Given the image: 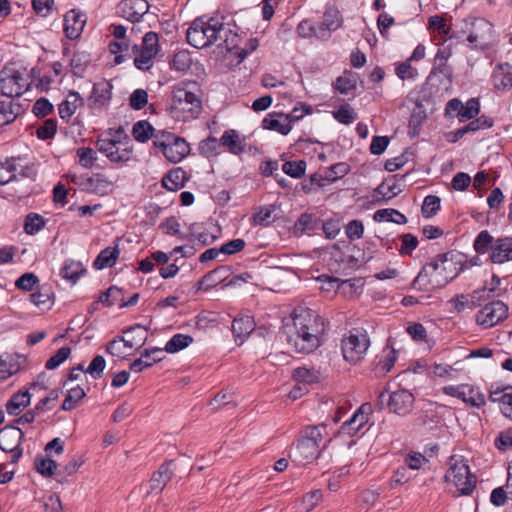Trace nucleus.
Wrapping results in <instances>:
<instances>
[{
	"mask_svg": "<svg viewBox=\"0 0 512 512\" xmlns=\"http://www.w3.org/2000/svg\"><path fill=\"white\" fill-rule=\"evenodd\" d=\"M495 447L500 451H506L512 447V427L501 432L494 441Z\"/></svg>",
	"mask_w": 512,
	"mask_h": 512,
	"instance_id": "774afa93",
	"label": "nucleus"
},
{
	"mask_svg": "<svg viewBox=\"0 0 512 512\" xmlns=\"http://www.w3.org/2000/svg\"><path fill=\"white\" fill-rule=\"evenodd\" d=\"M106 367V361L103 356L97 355L93 358L87 368H84L85 374L91 376L92 379L98 380L102 377Z\"/></svg>",
	"mask_w": 512,
	"mask_h": 512,
	"instance_id": "8fccbe9b",
	"label": "nucleus"
},
{
	"mask_svg": "<svg viewBox=\"0 0 512 512\" xmlns=\"http://www.w3.org/2000/svg\"><path fill=\"white\" fill-rule=\"evenodd\" d=\"M323 435L319 427H305L298 438L296 445L290 451V458L298 465L313 462L320 455V445Z\"/></svg>",
	"mask_w": 512,
	"mask_h": 512,
	"instance_id": "20e7f679",
	"label": "nucleus"
},
{
	"mask_svg": "<svg viewBox=\"0 0 512 512\" xmlns=\"http://www.w3.org/2000/svg\"><path fill=\"white\" fill-rule=\"evenodd\" d=\"M326 373L314 367H298L293 370L292 379L298 384H318L326 380Z\"/></svg>",
	"mask_w": 512,
	"mask_h": 512,
	"instance_id": "412c9836",
	"label": "nucleus"
},
{
	"mask_svg": "<svg viewBox=\"0 0 512 512\" xmlns=\"http://www.w3.org/2000/svg\"><path fill=\"white\" fill-rule=\"evenodd\" d=\"M336 177L330 178V177H323L321 174L315 173L312 174L309 178V183L303 184V190L306 192H311L312 190H315L316 188H321L326 186L331 181H334Z\"/></svg>",
	"mask_w": 512,
	"mask_h": 512,
	"instance_id": "052dcab7",
	"label": "nucleus"
},
{
	"mask_svg": "<svg viewBox=\"0 0 512 512\" xmlns=\"http://www.w3.org/2000/svg\"><path fill=\"white\" fill-rule=\"evenodd\" d=\"M174 460L163 462L159 468L152 474L149 481L148 494H159L163 491L166 484L172 479L174 475Z\"/></svg>",
	"mask_w": 512,
	"mask_h": 512,
	"instance_id": "f8f14e48",
	"label": "nucleus"
},
{
	"mask_svg": "<svg viewBox=\"0 0 512 512\" xmlns=\"http://www.w3.org/2000/svg\"><path fill=\"white\" fill-rule=\"evenodd\" d=\"M467 267L464 254L458 251H448L436 255L426 263L412 281V287L420 291L429 288L441 289L453 281Z\"/></svg>",
	"mask_w": 512,
	"mask_h": 512,
	"instance_id": "f03ea898",
	"label": "nucleus"
},
{
	"mask_svg": "<svg viewBox=\"0 0 512 512\" xmlns=\"http://www.w3.org/2000/svg\"><path fill=\"white\" fill-rule=\"evenodd\" d=\"M57 129V123L54 119H47L36 130V135L41 140H48L54 137Z\"/></svg>",
	"mask_w": 512,
	"mask_h": 512,
	"instance_id": "13d9d810",
	"label": "nucleus"
},
{
	"mask_svg": "<svg viewBox=\"0 0 512 512\" xmlns=\"http://www.w3.org/2000/svg\"><path fill=\"white\" fill-rule=\"evenodd\" d=\"M494 121L492 118L482 115L476 119H471V121L465 126L468 133L476 132L478 130L489 129L493 126Z\"/></svg>",
	"mask_w": 512,
	"mask_h": 512,
	"instance_id": "e2e57ef3",
	"label": "nucleus"
},
{
	"mask_svg": "<svg viewBox=\"0 0 512 512\" xmlns=\"http://www.w3.org/2000/svg\"><path fill=\"white\" fill-rule=\"evenodd\" d=\"M52 292L48 286H42L38 291L30 295L31 301L40 308H49Z\"/></svg>",
	"mask_w": 512,
	"mask_h": 512,
	"instance_id": "09e8293b",
	"label": "nucleus"
},
{
	"mask_svg": "<svg viewBox=\"0 0 512 512\" xmlns=\"http://www.w3.org/2000/svg\"><path fill=\"white\" fill-rule=\"evenodd\" d=\"M27 87L26 80L19 72L0 78L1 93L9 99L20 97L27 90Z\"/></svg>",
	"mask_w": 512,
	"mask_h": 512,
	"instance_id": "ddd939ff",
	"label": "nucleus"
},
{
	"mask_svg": "<svg viewBox=\"0 0 512 512\" xmlns=\"http://www.w3.org/2000/svg\"><path fill=\"white\" fill-rule=\"evenodd\" d=\"M113 85L102 79L93 85L91 95L88 98V106L93 110H101L108 106L112 98Z\"/></svg>",
	"mask_w": 512,
	"mask_h": 512,
	"instance_id": "9b49d317",
	"label": "nucleus"
},
{
	"mask_svg": "<svg viewBox=\"0 0 512 512\" xmlns=\"http://www.w3.org/2000/svg\"><path fill=\"white\" fill-rule=\"evenodd\" d=\"M378 398L380 404L383 405L386 403L390 412L400 416L407 415L411 411L415 401L414 395L401 386H398V388L393 391L385 389L380 392Z\"/></svg>",
	"mask_w": 512,
	"mask_h": 512,
	"instance_id": "0eeeda50",
	"label": "nucleus"
},
{
	"mask_svg": "<svg viewBox=\"0 0 512 512\" xmlns=\"http://www.w3.org/2000/svg\"><path fill=\"white\" fill-rule=\"evenodd\" d=\"M352 416L347 418L340 427L335 438L341 440L348 448L352 446Z\"/></svg>",
	"mask_w": 512,
	"mask_h": 512,
	"instance_id": "0e129e2a",
	"label": "nucleus"
},
{
	"mask_svg": "<svg viewBox=\"0 0 512 512\" xmlns=\"http://www.w3.org/2000/svg\"><path fill=\"white\" fill-rule=\"evenodd\" d=\"M35 469L42 476L50 477L55 474L57 464L54 460L42 455H38L34 461Z\"/></svg>",
	"mask_w": 512,
	"mask_h": 512,
	"instance_id": "79ce46f5",
	"label": "nucleus"
},
{
	"mask_svg": "<svg viewBox=\"0 0 512 512\" xmlns=\"http://www.w3.org/2000/svg\"><path fill=\"white\" fill-rule=\"evenodd\" d=\"M45 225L43 217L36 213H30L26 216L24 231L29 235H34Z\"/></svg>",
	"mask_w": 512,
	"mask_h": 512,
	"instance_id": "603ef678",
	"label": "nucleus"
},
{
	"mask_svg": "<svg viewBox=\"0 0 512 512\" xmlns=\"http://www.w3.org/2000/svg\"><path fill=\"white\" fill-rule=\"evenodd\" d=\"M122 296L121 289L111 286L108 290L103 292L99 297V302H101L105 306H112L118 300H122L120 297Z\"/></svg>",
	"mask_w": 512,
	"mask_h": 512,
	"instance_id": "69168bd1",
	"label": "nucleus"
},
{
	"mask_svg": "<svg viewBox=\"0 0 512 512\" xmlns=\"http://www.w3.org/2000/svg\"><path fill=\"white\" fill-rule=\"evenodd\" d=\"M492 79L496 90L509 91L512 88V66L507 62L499 63L493 71Z\"/></svg>",
	"mask_w": 512,
	"mask_h": 512,
	"instance_id": "aec40b11",
	"label": "nucleus"
},
{
	"mask_svg": "<svg viewBox=\"0 0 512 512\" xmlns=\"http://www.w3.org/2000/svg\"><path fill=\"white\" fill-rule=\"evenodd\" d=\"M85 190L100 196L108 195L113 190V181L102 173L93 174L82 183Z\"/></svg>",
	"mask_w": 512,
	"mask_h": 512,
	"instance_id": "f3484780",
	"label": "nucleus"
},
{
	"mask_svg": "<svg viewBox=\"0 0 512 512\" xmlns=\"http://www.w3.org/2000/svg\"><path fill=\"white\" fill-rule=\"evenodd\" d=\"M186 173L181 168L170 170L162 178V186L169 191H177L184 187Z\"/></svg>",
	"mask_w": 512,
	"mask_h": 512,
	"instance_id": "7c9ffc66",
	"label": "nucleus"
},
{
	"mask_svg": "<svg viewBox=\"0 0 512 512\" xmlns=\"http://www.w3.org/2000/svg\"><path fill=\"white\" fill-rule=\"evenodd\" d=\"M193 342V338L186 334H175L165 345V351L176 353L188 347Z\"/></svg>",
	"mask_w": 512,
	"mask_h": 512,
	"instance_id": "ea45409f",
	"label": "nucleus"
},
{
	"mask_svg": "<svg viewBox=\"0 0 512 512\" xmlns=\"http://www.w3.org/2000/svg\"><path fill=\"white\" fill-rule=\"evenodd\" d=\"M132 152H133L132 147H126V148L120 149L119 147H117V145H115V148L112 149V151H110L109 154L106 155V157L111 162L125 163L131 159Z\"/></svg>",
	"mask_w": 512,
	"mask_h": 512,
	"instance_id": "bf43d9fd",
	"label": "nucleus"
},
{
	"mask_svg": "<svg viewBox=\"0 0 512 512\" xmlns=\"http://www.w3.org/2000/svg\"><path fill=\"white\" fill-rule=\"evenodd\" d=\"M495 240L487 230H483L476 236L473 248L478 254L491 253Z\"/></svg>",
	"mask_w": 512,
	"mask_h": 512,
	"instance_id": "58836bf2",
	"label": "nucleus"
},
{
	"mask_svg": "<svg viewBox=\"0 0 512 512\" xmlns=\"http://www.w3.org/2000/svg\"><path fill=\"white\" fill-rule=\"evenodd\" d=\"M322 21L324 26L335 31L341 26L342 18L337 9L328 8L323 15Z\"/></svg>",
	"mask_w": 512,
	"mask_h": 512,
	"instance_id": "5fc2aeb1",
	"label": "nucleus"
},
{
	"mask_svg": "<svg viewBox=\"0 0 512 512\" xmlns=\"http://www.w3.org/2000/svg\"><path fill=\"white\" fill-rule=\"evenodd\" d=\"M501 279L493 274L491 278V288H487L486 286H483L481 289H477L472 293V307H475L476 305H480V302L485 300L484 293L488 291L487 297L490 296V293H493L495 289L500 285Z\"/></svg>",
	"mask_w": 512,
	"mask_h": 512,
	"instance_id": "3c124183",
	"label": "nucleus"
},
{
	"mask_svg": "<svg viewBox=\"0 0 512 512\" xmlns=\"http://www.w3.org/2000/svg\"><path fill=\"white\" fill-rule=\"evenodd\" d=\"M255 323L252 317L240 316L233 320L232 323V332L235 336L236 340H240V343H243L245 338L254 330Z\"/></svg>",
	"mask_w": 512,
	"mask_h": 512,
	"instance_id": "393cba45",
	"label": "nucleus"
},
{
	"mask_svg": "<svg viewBox=\"0 0 512 512\" xmlns=\"http://www.w3.org/2000/svg\"><path fill=\"white\" fill-rule=\"evenodd\" d=\"M84 272L85 269L81 262L66 260L60 270V275L72 284H75Z\"/></svg>",
	"mask_w": 512,
	"mask_h": 512,
	"instance_id": "72a5a7b5",
	"label": "nucleus"
},
{
	"mask_svg": "<svg viewBox=\"0 0 512 512\" xmlns=\"http://www.w3.org/2000/svg\"><path fill=\"white\" fill-rule=\"evenodd\" d=\"M220 144L235 155H239L244 151V143L236 130L230 129L223 133L220 138Z\"/></svg>",
	"mask_w": 512,
	"mask_h": 512,
	"instance_id": "bb28decb",
	"label": "nucleus"
},
{
	"mask_svg": "<svg viewBox=\"0 0 512 512\" xmlns=\"http://www.w3.org/2000/svg\"><path fill=\"white\" fill-rule=\"evenodd\" d=\"M20 369L19 357L9 354L0 356V381L8 379L10 376L18 373Z\"/></svg>",
	"mask_w": 512,
	"mask_h": 512,
	"instance_id": "c756f323",
	"label": "nucleus"
},
{
	"mask_svg": "<svg viewBox=\"0 0 512 512\" xmlns=\"http://www.w3.org/2000/svg\"><path fill=\"white\" fill-rule=\"evenodd\" d=\"M224 36L226 38L223 40V46L231 50L236 46L234 39L237 38V34H232V31L225 28L224 23L215 17L207 20L204 17L196 18L186 32L187 42L197 49L208 47Z\"/></svg>",
	"mask_w": 512,
	"mask_h": 512,
	"instance_id": "7ed1b4c3",
	"label": "nucleus"
},
{
	"mask_svg": "<svg viewBox=\"0 0 512 512\" xmlns=\"http://www.w3.org/2000/svg\"><path fill=\"white\" fill-rule=\"evenodd\" d=\"M508 316V306L500 301L486 304L476 315V323L483 328H490L505 320Z\"/></svg>",
	"mask_w": 512,
	"mask_h": 512,
	"instance_id": "1a4fd4ad",
	"label": "nucleus"
},
{
	"mask_svg": "<svg viewBox=\"0 0 512 512\" xmlns=\"http://www.w3.org/2000/svg\"><path fill=\"white\" fill-rule=\"evenodd\" d=\"M373 219L376 222H392L398 225L407 223V217L400 211L393 208L379 209L374 213Z\"/></svg>",
	"mask_w": 512,
	"mask_h": 512,
	"instance_id": "473e14b6",
	"label": "nucleus"
},
{
	"mask_svg": "<svg viewBox=\"0 0 512 512\" xmlns=\"http://www.w3.org/2000/svg\"><path fill=\"white\" fill-rule=\"evenodd\" d=\"M31 396L30 393L25 390H19L14 393L6 403V411L8 414L17 416L24 408L30 404Z\"/></svg>",
	"mask_w": 512,
	"mask_h": 512,
	"instance_id": "5701e85b",
	"label": "nucleus"
},
{
	"mask_svg": "<svg viewBox=\"0 0 512 512\" xmlns=\"http://www.w3.org/2000/svg\"><path fill=\"white\" fill-rule=\"evenodd\" d=\"M441 200L436 195H428L424 198L421 212L424 218H432L440 210Z\"/></svg>",
	"mask_w": 512,
	"mask_h": 512,
	"instance_id": "a18cd8bd",
	"label": "nucleus"
},
{
	"mask_svg": "<svg viewBox=\"0 0 512 512\" xmlns=\"http://www.w3.org/2000/svg\"><path fill=\"white\" fill-rule=\"evenodd\" d=\"M87 18L80 11L72 9L64 15V32L68 39L75 40L80 37Z\"/></svg>",
	"mask_w": 512,
	"mask_h": 512,
	"instance_id": "4468645a",
	"label": "nucleus"
},
{
	"mask_svg": "<svg viewBox=\"0 0 512 512\" xmlns=\"http://www.w3.org/2000/svg\"><path fill=\"white\" fill-rule=\"evenodd\" d=\"M372 411V405L364 403L354 412V425L357 424V427H354V434L361 432L363 435L365 433L362 429L368 423Z\"/></svg>",
	"mask_w": 512,
	"mask_h": 512,
	"instance_id": "4c0bfd02",
	"label": "nucleus"
},
{
	"mask_svg": "<svg viewBox=\"0 0 512 512\" xmlns=\"http://www.w3.org/2000/svg\"><path fill=\"white\" fill-rule=\"evenodd\" d=\"M370 346L367 331L363 328H354V354H358L357 360L362 358Z\"/></svg>",
	"mask_w": 512,
	"mask_h": 512,
	"instance_id": "e433bc0d",
	"label": "nucleus"
},
{
	"mask_svg": "<svg viewBox=\"0 0 512 512\" xmlns=\"http://www.w3.org/2000/svg\"><path fill=\"white\" fill-rule=\"evenodd\" d=\"M449 469L444 476L447 483L455 486L456 496H468L476 487V476L471 473L468 461L462 456L452 455L449 457Z\"/></svg>",
	"mask_w": 512,
	"mask_h": 512,
	"instance_id": "39448f33",
	"label": "nucleus"
},
{
	"mask_svg": "<svg viewBox=\"0 0 512 512\" xmlns=\"http://www.w3.org/2000/svg\"><path fill=\"white\" fill-rule=\"evenodd\" d=\"M71 349L67 346L61 347L58 351L51 356L45 364V368L52 370L62 364L70 355Z\"/></svg>",
	"mask_w": 512,
	"mask_h": 512,
	"instance_id": "4d7b16f0",
	"label": "nucleus"
},
{
	"mask_svg": "<svg viewBox=\"0 0 512 512\" xmlns=\"http://www.w3.org/2000/svg\"><path fill=\"white\" fill-rule=\"evenodd\" d=\"M160 150L168 161L178 163L189 154L190 146L184 138H181L169 145L160 143Z\"/></svg>",
	"mask_w": 512,
	"mask_h": 512,
	"instance_id": "6ab92c4d",
	"label": "nucleus"
},
{
	"mask_svg": "<svg viewBox=\"0 0 512 512\" xmlns=\"http://www.w3.org/2000/svg\"><path fill=\"white\" fill-rule=\"evenodd\" d=\"M444 392L447 395L456 396L463 402L480 408L485 405V393L479 386H444Z\"/></svg>",
	"mask_w": 512,
	"mask_h": 512,
	"instance_id": "9d476101",
	"label": "nucleus"
},
{
	"mask_svg": "<svg viewBox=\"0 0 512 512\" xmlns=\"http://www.w3.org/2000/svg\"><path fill=\"white\" fill-rule=\"evenodd\" d=\"M123 17L131 22H138L149 10L146 0H124L120 3Z\"/></svg>",
	"mask_w": 512,
	"mask_h": 512,
	"instance_id": "a211bd4d",
	"label": "nucleus"
},
{
	"mask_svg": "<svg viewBox=\"0 0 512 512\" xmlns=\"http://www.w3.org/2000/svg\"><path fill=\"white\" fill-rule=\"evenodd\" d=\"M321 221L313 215L303 213L295 223V230L300 232H310L320 227Z\"/></svg>",
	"mask_w": 512,
	"mask_h": 512,
	"instance_id": "c03bdc74",
	"label": "nucleus"
},
{
	"mask_svg": "<svg viewBox=\"0 0 512 512\" xmlns=\"http://www.w3.org/2000/svg\"><path fill=\"white\" fill-rule=\"evenodd\" d=\"M508 388H512V386H503L501 389L498 388L495 391H489V399L492 402L499 401L503 415L512 420V393H503Z\"/></svg>",
	"mask_w": 512,
	"mask_h": 512,
	"instance_id": "b1692460",
	"label": "nucleus"
},
{
	"mask_svg": "<svg viewBox=\"0 0 512 512\" xmlns=\"http://www.w3.org/2000/svg\"><path fill=\"white\" fill-rule=\"evenodd\" d=\"M16 159L10 158L5 162H0V185H6L17 178Z\"/></svg>",
	"mask_w": 512,
	"mask_h": 512,
	"instance_id": "a19ab883",
	"label": "nucleus"
},
{
	"mask_svg": "<svg viewBox=\"0 0 512 512\" xmlns=\"http://www.w3.org/2000/svg\"><path fill=\"white\" fill-rule=\"evenodd\" d=\"M282 114L271 113L268 114L262 121V127L267 130H274L282 135H287L292 125L285 118L281 117Z\"/></svg>",
	"mask_w": 512,
	"mask_h": 512,
	"instance_id": "a878e982",
	"label": "nucleus"
},
{
	"mask_svg": "<svg viewBox=\"0 0 512 512\" xmlns=\"http://www.w3.org/2000/svg\"><path fill=\"white\" fill-rule=\"evenodd\" d=\"M202 110L200 98L185 88L173 91L171 112L177 119L187 121L196 118Z\"/></svg>",
	"mask_w": 512,
	"mask_h": 512,
	"instance_id": "423d86ee",
	"label": "nucleus"
},
{
	"mask_svg": "<svg viewBox=\"0 0 512 512\" xmlns=\"http://www.w3.org/2000/svg\"><path fill=\"white\" fill-rule=\"evenodd\" d=\"M471 28L467 40L475 48L486 49L493 40V25L484 18H471Z\"/></svg>",
	"mask_w": 512,
	"mask_h": 512,
	"instance_id": "6e6552de",
	"label": "nucleus"
},
{
	"mask_svg": "<svg viewBox=\"0 0 512 512\" xmlns=\"http://www.w3.org/2000/svg\"><path fill=\"white\" fill-rule=\"evenodd\" d=\"M230 274V267L221 265L203 276V282H207L208 287H215L224 282Z\"/></svg>",
	"mask_w": 512,
	"mask_h": 512,
	"instance_id": "f704fd0d",
	"label": "nucleus"
},
{
	"mask_svg": "<svg viewBox=\"0 0 512 512\" xmlns=\"http://www.w3.org/2000/svg\"><path fill=\"white\" fill-rule=\"evenodd\" d=\"M79 163L84 168H91L97 160L96 152L89 147H81L77 149Z\"/></svg>",
	"mask_w": 512,
	"mask_h": 512,
	"instance_id": "6e6d98bb",
	"label": "nucleus"
},
{
	"mask_svg": "<svg viewBox=\"0 0 512 512\" xmlns=\"http://www.w3.org/2000/svg\"><path fill=\"white\" fill-rule=\"evenodd\" d=\"M153 132V126L146 120L136 122L132 129L134 139L141 143L147 142L152 137L154 138Z\"/></svg>",
	"mask_w": 512,
	"mask_h": 512,
	"instance_id": "c9c22d12",
	"label": "nucleus"
},
{
	"mask_svg": "<svg viewBox=\"0 0 512 512\" xmlns=\"http://www.w3.org/2000/svg\"><path fill=\"white\" fill-rule=\"evenodd\" d=\"M23 438L24 433L20 428L7 425L0 429V449L6 453L13 451V449L21 447Z\"/></svg>",
	"mask_w": 512,
	"mask_h": 512,
	"instance_id": "2eb2a0df",
	"label": "nucleus"
},
{
	"mask_svg": "<svg viewBox=\"0 0 512 512\" xmlns=\"http://www.w3.org/2000/svg\"><path fill=\"white\" fill-rule=\"evenodd\" d=\"M480 112V102L477 98L469 99L459 113V122L475 118Z\"/></svg>",
	"mask_w": 512,
	"mask_h": 512,
	"instance_id": "49530a36",
	"label": "nucleus"
},
{
	"mask_svg": "<svg viewBox=\"0 0 512 512\" xmlns=\"http://www.w3.org/2000/svg\"><path fill=\"white\" fill-rule=\"evenodd\" d=\"M292 325H285L287 341L296 352L309 354L323 343L325 323L314 310L298 306L292 313Z\"/></svg>",
	"mask_w": 512,
	"mask_h": 512,
	"instance_id": "f257e3e1",
	"label": "nucleus"
},
{
	"mask_svg": "<svg viewBox=\"0 0 512 512\" xmlns=\"http://www.w3.org/2000/svg\"><path fill=\"white\" fill-rule=\"evenodd\" d=\"M282 170L285 174L293 178H299L305 173L306 162L303 160L287 161L283 164Z\"/></svg>",
	"mask_w": 512,
	"mask_h": 512,
	"instance_id": "864d4df0",
	"label": "nucleus"
},
{
	"mask_svg": "<svg viewBox=\"0 0 512 512\" xmlns=\"http://www.w3.org/2000/svg\"><path fill=\"white\" fill-rule=\"evenodd\" d=\"M21 106L13 101L7 99L0 101V126H5L12 123L19 115Z\"/></svg>",
	"mask_w": 512,
	"mask_h": 512,
	"instance_id": "c85d7f7f",
	"label": "nucleus"
},
{
	"mask_svg": "<svg viewBox=\"0 0 512 512\" xmlns=\"http://www.w3.org/2000/svg\"><path fill=\"white\" fill-rule=\"evenodd\" d=\"M141 49L153 55H157L159 50L157 33L152 31L147 32L143 37Z\"/></svg>",
	"mask_w": 512,
	"mask_h": 512,
	"instance_id": "338daca9",
	"label": "nucleus"
},
{
	"mask_svg": "<svg viewBox=\"0 0 512 512\" xmlns=\"http://www.w3.org/2000/svg\"><path fill=\"white\" fill-rule=\"evenodd\" d=\"M119 254L120 251L117 247H107L103 249L94 260V268L101 270L104 268L113 267L119 257Z\"/></svg>",
	"mask_w": 512,
	"mask_h": 512,
	"instance_id": "2f4dec72",
	"label": "nucleus"
},
{
	"mask_svg": "<svg viewBox=\"0 0 512 512\" xmlns=\"http://www.w3.org/2000/svg\"><path fill=\"white\" fill-rule=\"evenodd\" d=\"M86 395V392L81 386H75L68 390L66 397L62 403L61 409L64 411H70L74 409L79 401Z\"/></svg>",
	"mask_w": 512,
	"mask_h": 512,
	"instance_id": "37998d69",
	"label": "nucleus"
},
{
	"mask_svg": "<svg viewBox=\"0 0 512 512\" xmlns=\"http://www.w3.org/2000/svg\"><path fill=\"white\" fill-rule=\"evenodd\" d=\"M489 259L494 264H503L512 260V237H499L495 240Z\"/></svg>",
	"mask_w": 512,
	"mask_h": 512,
	"instance_id": "dca6fc26",
	"label": "nucleus"
},
{
	"mask_svg": "<svg viewBox=\"0 0 512 512\" xmlns=\"http://www.w3.org/2000/svg\"><path fill=\"white\" fill-rule=\"evenodd\" d=\"M219 142L215 137H208L199 143L200 154L209 158L218 154Z\"/></svg>",
	"mask_w": 512,
	"mask_h": 512,
	"instance_id": "680f3d73",
	"label": "nucleus"
},
{
	"mask_svg": "<svg viewBox=\"0 0 512 512\" xmlns=\"http://www.w3.org/2000/svg\"><path fill=\"white\" fill-rule=\"evenodd\" d=\"M400 185L396 182L389 184L388 182H382L375 189V193L381 197L385 202L391 200L401 192Z\"/></svg>",
	"mask_w": 512,
	"mask_h": 512,
	"instance_id": "de8ad7c7",
	"label": "nucleus"
},
{
	"mask_svg": "<svg viewBox=\"0 0 512 512\" xmlns=\"http://www.w3.org/2000/svg\"><path fill=\"white\" fill-rule=\"evenodd\" d=\"M124 343L127 348H140L147 339V330L141 325L130 327L125 332Z\"/></svg>",
	"mask_w": 512,
	"mask_h": 512,
	"instance_id": "cd10ccee",
	"label": "nucleus"
},
{
	"mask_svg": "<svg viewBox=\"0 0 512 512\" xmlns=\"http://www.w3.org/2000/svg\"><path fill=\"white\" fill-rule=\"evenodd\" d=\"M84 104V99L76 91H70L67 98L59 104L60 118L66 122L70 120L76 109Z\"/></svg>",
	"mask_w": 512,
	"mask_h": 512,
	"instance_id": "4be33fe9",
	"label": "nucleus"
}]
</instances>
